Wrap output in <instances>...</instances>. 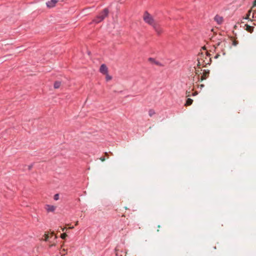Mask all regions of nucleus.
Segmentation results:
<instances>
[{
    "instance_id": "obj_1",
    "label": "nucleus",
    "mask_w": 256,
    "mask_h": 256,
    "mask_svg": "<svg viewBox=\"0 0 256 256\" xmlns=\"http://www.w3.org/2000/svg\"><path fill=\"white\" fill-rule=\"evenodd\" d=\"M143 19L144 22L149 25L151 26L154 24V22H155L152 16L148 13V11H145L144 16Z\"/></svg>"
},
{
    "instance_id": "obj_2",
    "label": "nucleus",
    "mask_w": 256,
    "mask_h": 256,
    "mask_svg": "<svg viewBox=\"0 0 256 256\" xmlns=\"http://www.w3.org/2000/svg\"><path fill=\"white\" fill-rule=\"evenodd\" d=\"M58 0H50L46 2V7L48 8H52L56 6V4Z\"/></svg>"
},
{
    "instance_id": "obj_3",
    "label": "nucleus",
    "mask_w": 256,
    "mask_h": 256,
    "mask_svg": "<svg viewBox=\"0 0 256 256\" xmlns=\"http://www.w3.org/2000/svg\"><path fill=\"white\" fill-rule=\"evenodd\" d=\"M100 72L103 74H107V73H108V68L106 64H103L100 66Z\"/></svg>"
},
{
    "instance_id": "obj_4",
    "label": "nucleus",
    "mask_w": 256,
    "mask_h": 256,
    "mask_svg": "<svg viewBox=\"0 0 256 256\" xmlns=\"http://www.w3.org/2000/svg\"><path fill=\"white\" fill-rule=\"evenodd\" d=\"M242 27L244 30H246L248 32H253L254 27L252 26H250L247 24H244V22H241V28Z\"/></svg>"
},
{
    "instance_id": "obj_5",
    "label": "nucleus",
    "mask_w": 256,
    "mask_h": 256,
    "mask_svg": "<svg viewBox=\"0 0 256 256\" xmlns=\"http://www.w3.org/2000/svg\"><path fill=\"white\" fill-rule=\"evenodd\" d=\"M108 13L109 10L108 8H104L102 11H101L98 14L100 16H103L104 19L106 17L108 16Z\"/></svg>"
},
{
    "instance_id": "obj_6",
    "label": "nucleus",
    "mask_w": 256,
    "mask_h": 256,
    "mask_svg": "<svg viewBox=\"0 0 256 256\" xmlns=\"http://www.w3.org/2000/svg\"><path fill=\"white\" fill-rule=\"evenodd\" d=\"M210 71L208 70H203L202 75L200 78V80L202 81L207 78L210 74Z\"/></svg>"
},
{
    "instance_id": "obj_7",
    "label": "nucleus",
    "mask_w": 256,
    "mask_h": 256,
    "mask_svg": "<svg viewBox=\"0 0 256 256\" xmlns=\"http://www.w3.org/2000/svg\"><path fill=\"white\" fill-rule=\"evenodd\" d=\"M154 30L158 32V34H160L162 32L161 28L158 24L156 23L155 22H154V24L151 25Z\"/></svg>"
},
{
    "instance_id": "obj_8",
    "label": "nucleus",
    "mask_w": 256,
    "mask_h": 256,
    "mask_svg": "<svg viewBox=\"0 0 256 256\" xmlns=\"http://www.w3.org/2000/svg\"><path fill=\"white\" fill-rule=\"evenodd\" d=\"M214 20L219 25L221 24L224 22V18L222 16H220L218 14H216L214 18Z\"/></svg>"
},
{
    "instance_id": "obj_9",
    "label": "nucleus",
    "mask_w": 256,
    "mask_h": 256,
    "mask_svg": "<svg viewBox=\"0 0 256 256\" xmlns=\"http://www.w3.org/2000/svg\"><path fill=\"white\" fill-rule=\"evenodd\" d=\"M45 208L47 212H54L56 210V206L50 205V204H46L45 206Z\"/></svg>"
},
{
    "instance_id": "obj_10",
    "label": "nucleus",
    "mask_w": 256,
    "mask_h": 256,
    "mask_svg": "<svg viewBox=\"0 0 256 256\" xmlns=\"http://www.w3.org/2000/svg\"><path fill=\"white\" fill-rule=\"evenodd\" d=\"M104 17L100 16L98 14L92 20V22L96 24H98L104 20Z\"/></svg>"
},
{
    "instance_id": "obj_11",
    "label": "nucleus",
    "mask_w": 256,
    "mask_h": 256,
    "mask_svg": "<svg viewBox=\"0 0 256 256\" xmlns=\"http://www.w3.org/2000/svg\"><path fill=\"white\" fill-rule=\"evenodd\" d=\"M236 38L234 36H231L230 39L232 42V45L234 46H236L238 44V41L236 40Z\"/></svg>"
},
{
    "instance_id": "obj_12",
    "label": "nucleus",
    "mask_w": 256,
    "mask_h": 256,
    "mask_svg": "<svg viewBox=\"0 0 256 256\" xmlns=\"http://www.w3.org/2000/svg\"><path fill=\"white\" fill-rule=\"evenodd\" d=\"M61 85V82L60 81H55L54 84V87L55 89L58 88Z\"/></svg>"
},
{
    "instance_id": "obj_13",
    "label": "nucleus",
    "mask_w": 256,
    "mask_h": 256,
    "mask_svg": "<svg viewBox=\"0 0 256 256\" xmlns=\"http://www.w3.org/2000/svg\"><path fill=\"white\" fill-rule=\"evenodd\" d=\"M148 60L149 62H152L158 66L160 65V62L158 61H156L154 58H148Z\"/></svg>"
},
{
    "instance_id": "obj_14",
    "label": "nucleus",
    "mask_w": 256,
    "mask_h": 256,
    "mask_svg": "<svg viewBox=\"0 0 256 256\" xmlns=\"http://www.w3.org/2000/svg\"><path fill=\"white\" fill-rule=\"evenodd\" d=\"M193 102V100L190 98H188L186 100V102L184 104L185 106H190Z\"/></svg>"
},
{
    "instance_id": "obj_15",
    "label": "nucleus",
    "mask_w": 256,
    "mask_h": 256,
    "mask_svg": "<svg viewBox=\"0 0 256 256\" xmlns=\"http://www.w3.org/2000/svg\"><path fill=\"white\" fill-rule=\"evenodd\" d=\"M54 235V232H52V236H50L48 234H44V239L46 241H48L50 238H52L53 236Z\"/></svg>"
},
{
    "instance_id": "obj_16",
    "label": "nucleus",
    "mask_w": 256,
    "mask_h": 256,
    "mask_svg": "<svg viewBox=\"0 0 256 256\" xmlns=\"http://www.w3.org/2000/svg\"><path fill=\"white\" fill-rule=\"evenodd\" d=\"M116 255V256H122V251H119L116 248H115Z\"/></svg>"
},
{
    "instance_id": "obj_17",
    "label": "nucleus",
    "mask_w": 256,
    "mask_h": 256,
    "mask_svg": "<svg viewBox=\"0 0 256 256\" xmlns=\"http://www.w3.org/2000/svg\"><path fill=\"white\" fill-rule=\"evenodd\" d=\"M106 75V82H108L112 79V76H110L108 73H107V74Z\"/></svg>"
},
{
    "instance_id": "obj_18",
    "label": "nucleus",
    "mask_w": 256,
    "mask_h": 256,
    "mask_svg": "<svg viewBox=\"0 0 256 256\" xmlns=\"http://www.w3.org/2000/svg\"><path fill=\"white\" fill-rule=\"evenodd\" d=\"M155 114V112L154 110L150 109L148 111V114L150 116H152L154 114Z\"/></svg>"
},
{
    "instance_id": "obj_19",
    "label": "nucleus",
    "mask_w": 256,
    "mask_h": 256,
    "mask_svg": "<svg viewBox=\"0 0 256 256\" xmlns=\"http://www.w3.org/2000/svg\"><path fill=\"white\" fill-rule=\"evenodd\" d=\"M67 236L68 235L66 233H63L60 234V238L63 240H65Z\"/></svg>"
},
{
    "instance_id": "obj_20",
    "label": "nucleus",
    "mask_w": 256,
    "mask_h": 256,
    "mask_svg": "<svg viewBox=\"0 0 256 256\" xmlns=\"http://www.w3.org/2000/svg\"><path fill=\"white\" fill-rule=\"evenodd\" d=\"M59 194H56L54 195V199L55 200H58V199H59Z\"/></svg>"
},
{
    "instance_id": "obj_21",
    "label": "nucleus",
    "mask_w": 256,
    "mask_h": 256,
    "mask_svg": "<svg viewBox=\"0 0 256 256\" xmlns=\"http://www.w3.org/2000/svg\"><path fill=\"white\" fill-rule=\"evenodd\" d=\"M34 164V162H33V163L31 164L30 165H29L28 166V170H30L32 169V168H33Z\"/></svg>"
},
{
    "instance_id": "obj_22",
    "label": "nucleus",
    "mask_w": 256,
    "mask_h": 256,
    "mask_svg": "<svg viewBox=\"0 0 256 256\" xmlns=\"http://www.w3.org/2000/svg\"><path fill=\"white\" fill-rule=\"evenodd\" d=\"M212 62V59L210 58L209 59V62L206 63L205 66H204V67H206V64H210Z\"/></svg>"
},
{
    "instance_id": "obj_23",
    "label": "nucleus",
    "mask_w": 256,
    "mask_h": 256,
    "mask_svg": "<svg viewBox=\"0 0 256 256\" xmlns=\"http://www.w3.org/2000/svg\"><path fill=\"white\" fill-rule=\"evenodd\" d=\"M198 60V63L197 64V66H198V68H200V62L199 60Z\"/></svg>"
},
{
    "instance_id": "obj_24",
    "label": "nucleus",
    "mask_w": 256,
    "mask_h": 256,
    "mask_svg": "<svg viewBox=\"0 0 256 256\" xmlns=\"http://www.w3.org/2000/svg\"><path fill=\"white\" fill-rule=\"evenodd\" d=\"M100 160L102 161V162H104L105 160V156H102L100 158Z\"/></svg>"
},
{
    "instance_id": "obj_25",
    "label": "nucleus",
    "mask_w": 256,
    "mask_h": 256,
    "mask_svg": "<svg viewBox=\"0 0 256 256\" xmlns=\"http://www.w3.org/2000/svg\"><path fill=\"white\" fill-rule=\"evenodd\" d=\"M196 74L199 76L200 74H201L200 71L196 70Z\"/></svg>"
},
{
    "instance_id": "obj_26",
    "label": "nucleus",
    "mask_w": 256,
    "mask_h": 256,
    "mask_svg": "<svg viewBox=\"0 0 256 256\" xmlns=\"http://www.w3.org/2000/svg\"><path fill=\"white\" fill-rule=\"evenodd\" d=\"M256 6V0H255L254 2V4H253V8H254Z\"/></svg>"
},
{
    "instance_id": "obj_27",
    "label": "nucleus",
    "mask_w": 256,
    "mask_h": 256,
    "mask_svg": "<svg viewBox=\"0 0 256 256\" xmlns=\"http://www.w3.org/2000/svg\"><path fill=\"white\" fill-rule=\"evenodd\" d=\"M220 56V54H216L214 58H218Z\"/></svg>"
},
{
    "instance_id": "obj_28",
    "label": "nucleus",
    "mask_w": 256,
    "mask_h": 256,
    "mask_svg": "<svg viewBox=\"0 0 256 256\" xmlns=\"http://www.w3.org/2000/svg\"><path fill=\"white\" fill-rule=\"evenodd\" d=\"M200 56H204V54L202 52H201V53L199 54V56H200Z\"/></svg>"
},
{
    "instance_id": "obj_29",
    "label": "nucleus",
    "mask_w": 256,
    "mask_h": 256,
    "mask_svg": "<svg viewBox=\"0 0 256 256\" xmlns=\"http://www.w3.org/2000/svg\"><path fill=\"white\" fill-rule=\"evenodd\" d=\"M210 54H209V53H208V52L206 54V56H209V57H210Z\"/></svg>"
},
{
    "instance_id": "obj_30",
    "label": "nucleus",
    "mask_w": 256,
    "mask_h": 256,
    "mask_svg": "<svg viewBox=\"0 0 256 256\" xmlns=\"http://www.w3.org/2000/svg\"><path fill=\"white\" fill-rule=\"evenodd\" d=\"M221 42H218V44H217V46H218L220 45Z\"/></svg>"
},
{
    "instance_id": "obj_31",
    "label": "nucleus",
    "mask_w": 256,
    "mask_h": 256,
    "mask_svg": "<svg viewBox=\"0 0 256 256\" xmlns=\"http://www.w3.org/2000/svg\"><path fill=\"white\" fill-rule=\"evenodd\" d=\"M202 48L203 50H206V47L205 46H203V47Z\"/></svg>"
},
{
    "instance_id": "obj_32",
    "label": "nucleus",
    "mask_w": 256,
    "mask_h": 256,
    "mask_svg": "<svg viewBox=\"0 0 256 256\" xmlns=\"http://www.w3.org/2000/svg\"><path fill=\"white\" fill-rule=\"evenodd\" d=\"M200 88H202V87H204V84H200Z\"/></svg>"
},
{
    "instance_id": "obj_33",
    "label": "nucleus",
    "mask_w": 256,
    "mask_h": 256,
    "mask_svg": "<svg viewBox=\"0 0 256 256\" xmlns=\"http://www.w3.org/2000/svg\"><path fill=\"white\" fill-rule=\"evenodd\" d=\"M90 52H88V54H89V55H90Z\"/></svg>"
},
{
    "instance_id": "obj_34",
    "label": "nucleus",
    "mask_w": 256,
    "mask_h": 256,
    "mask_svg": "<svg viewBox=\"0 0 256 256\" xmlns=\"http://www.w3.org/2000/svg\"><path fill=\"white\" fill-rule=\"evenodd\" d=\"M250 13L248 14L246 16H250Z\"/></svg>"
},
{
    "instance_id": "obj_35",
    "label": "nucleus",
    "mask_w": 256,
    "mask_h": 256,
    "mask_svg": "<svg viewBox=\"0 0 256 256\" xmlns=\"http://www.w3.org/2000/svg\"><path fill=\"white\" fill-rule=\"evenodd\" d=\"M64 228H62V231H64Z\"/></svg>"
},
{
    "instance_id": "obj_36",
    "label": "nucleus",
    "mask_w": 256,
    "mask_h": 256,
    "mask_svg": "<svg viewBox=\"0 0 256 256\" xmlns=\"http://www.w3.org/2000/svg\"><path fill=\"white\" fill-rule=\"evenodd\" d=\"M254 13H253V14H252V16H253V17L254 16Z\"/></svg>"
}]
</instances>
